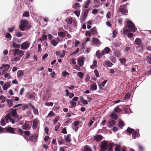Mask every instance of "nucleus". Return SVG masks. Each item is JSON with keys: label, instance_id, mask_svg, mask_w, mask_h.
Segmentation results:
<instances>
[{"label": "nucleus", "instance_id": "obj_23", "mask_svg": "<svg viewBox=\"0 0 151 151\" xmlns=\"http://www.w3.org/2000/svg\"><path fill=\"white\" fill-rule=\"evenodd\" d=\"M107 82L106 80H104L103 82L101 84H100L99 83H98V85L99 87V88L100 89H102V88L105 85L106 83Z\"/></svg>", "mask_w": 151, "mask_h": 151}, {"label": "nucleus", "instance_id": "obj_7", "mask_svg": "<svg viewBox=\"0 0 151 151\" xmlns=\"http://www.w3.org/2000/svg\"><path fill=\"white\" fill-rule=\"evenodd\" d=\"M119 12H122L124 14H127V11L126 7L124 5L121 6L119 7Z\"/></svg>", "mask_w": 151, "mask_h": 151}, {"label": "nucleus", "instance_id": "obj_8", "mask_svg": "<svg viewBox=\"0 0 151 151\" xmlns=\"http://www.w3.org/2000/svg\"><path fill=\"white\" fill-rule=\"evenodd\" d=\"M0 69H3L4 73L7 72L9 69V65L7 64H3L0 67Z\"/></svg>", "mask_w": 151, "mask_h": 151}, {"label": "nucleus", "instance_id": "obj_48", "mask_svg": "<svg viewBox=\"0 0 151 151\" xmlns=\"http://www.w3.org/2000/svg\"><path fill=\"white\" fill-rule=\"evenodd\" d=\"M127 132L131 134L132 133L134 130L129 127H128L127 129Z\"/></svg>", "mask_w": 151, "mask_h": 151}, {"label": "nucleus", "instance_id": "obj_64", "mask_svg": "<svg viewBox=\"0 0 151 151\" xmlns=\"http://www.w3.org/2000/svg\"><path fill=\"white\" fill-rule=\"evenodd\" d=\"M23 15L24 17H28L29 16V14L28 12H25L23 13Z\"/></svg>", "mask_w": 151, "mask_h": 151}, {"label": "nucleus", "instance_id": "obj_4", "mask_svg": "<svg viewBox=\"0 0 151 151\" xmlns=\"http://www.w3.org/2000/svg\"><path fill=\"white\" fill-rule=\"evenodd\" d=\"M4 118L7 123L11 122L12 124H14L17 122L13 118H12L11 115L8 113L6 115Z\"/></svg>", "mask_w": 151, "mask_h": 151}, {"label": "nucleus", "instance_id": "obj_57", "mask_svg": "<svg viewBox=\"0 0 151 151\" xmlns=\"http://www.w3.org/2000/svg\"><path fill=\"white\" fill-rule=\"evenodd\" d=\"M120 147L119 145H116L114 149L115 151H120Z\"/></svg>", "mask_w": 151, "mask_h": 151}, {"label": "nucleus", "instance_id": "obj_44", "mask_svg": "<svg viewBox=\"0 0 151 151\" xmlns=\"http://www.w3.org/2000/svg\"><path fill=\"white\" fill-rule=\"evenodd\" d=\"M81 102L84 104H88V101L86 100H84L82 97L81 98Z\"/></svg>", "mask_w": 151, "mask_h": 151}, {"label": "nucleus", "instance_id": "obj_12", "mask_svg": "<svg viewBox=\"0 0 151 151\" xmlns=\"http://www.w3.org/2000/svg\"><path fill=\"white\" fill-rule=\"evenodd\" d=\"M111 51V49L108 47H106L102 50L101 52V55H104L106 54H108Z\"/></svg>", "mask_w": 151, "mask_h": 151}, {"label": "nucleus", "instance_id": "obj_13", "mask_svg": "<svg viewBox=\"0 0 151 151\" xmlns=\"http://www.w3.org/2000/svg\"><path fill=\"white\" fill-rule=\"evenodd\" d=\"M91 0H87L84 2V4L83 5V10H84L85 9H87L88 7L90 4L91 3Z\"/></svg>", "mask_w": 151, "mask_h": 151}, {"label": "nucleus", "instance_id": "obj_60", "mask_svg": "<svg viewBox=\"0 0 151 151\" xmlns=\"http://www.w3.org/2000/svg\"><path fill=\"white\" fill-rule=\"evenodd\" d=\"M74 13L78 17L80 15V12L79 11H76L74 12Z\"/></svg>", "mask_w": 151, "mask_h": 151}, {"label": "nucleus", "instance_id": "obj_61", "mask_svg": "<svg viewBox=\"0 0 151 151\" xmlns=\"http://www.w3.org/2000/svg\"><path fill=\"white\" fill-rule=\"evenodd\" d=\"M59 119V118L57 116L53 120V123L54 124H55L57 122Z\"/></svg>", "mask_w": 151, "mask_h": 151}, {"label": "nucleus", "instance_id": "obj_36", "mask_svg": "<svg viewBox=\"0 0 151 151\" xmlns=\"http://www.w3.org/2000/svg\"><path fill=\"white\" fill-rule=\"evenodd\" d=\"M73 6L74 8H75L76 9H78V8L80 7H81V6L79 3H76L74 4L73 5Z\"/></svg>", "mask_w": 151, "mask_h": 151}, {"label": "nucleus", "instance_id": "obj_59", "mask_svg": "<svg viewBox=\"0 0 151 151\" xmlns=\"http://www.w3.org/2000/svg\"><path fill=\"white\" fill-rule=\"evenodd\" d=\"M53 103L52 102H47L45 103V105L48 106H52L53 105Z\"/></svg>", "mask_w": 151, "mask_h": 151}, {"label": "nucleus", "instance_id": "obj_54", "mask_svg": "<svg viewBox=\"0 0 151 151\" xmlns=\"http://www.w3.org/2000/svg\"><path fill=\"white\" fill-rule=\"evenodd\" d=\"M94 73L97 77H99V74L98 71L97 70H94Z\"/></svg>", "mask_w": 151, "mask_h": 151}, {"label": "nucleus", "instance_id": "obj_24", "mask_svg": "<svg viewBox=\"0 0 151 151\" xmlns=\"http://www.w3.org/2000/svg\"><path fill=\"white\" fill-rule=\"evenodd\" d=\"M6 102L8 104V106L9 107H11L13 105V102L14 100L12 99H7L6 100Z\"/></svg>", "mask_w": 151, "mask_h": 151}, {"label": "nucleus", "instance_id": "obj_62", "mask_svg": "<svg viewBox=\"0 0 151 151\" xmlns=\"http://www.w3.org/2000/svg\"><path fill=\"white\" fill-rule=\"evenodd\" d=\"M146 60L150 64H151V58L150 56L147 57Z\"/></svg>", "mask_w": 151, "mask_h": 151}, {"label": "nucleus", "instance_id": "obj_43", "mask_svg": "<svg viewBox=\"0 0 151 151\" xmlns=\"http://www.w3.org/2000/svg\"><path fill=\"white\" fill-rule=\"evenodd\" d=\"M77 76L79 78H83L84 73L81 72H79L77 73Z\"/></svg>", "mask_w": 151, "mask_h": 151}, {"label": "nucleus", "instance_id": "obj_1", "mask_svg": "<svg viewBox=\"0 0 151 151\" xmlns=\"http://www.w3.org/2000/svg\"><path fill=\"white\" fill-rule=\"evenodd\" d=\"M13 52V53L14 58L11 59L13 61H17L19 60L21 57L24 54V51L17 49L10 50L9 52Z\"/></svg>", "mask_w": 151, "mask_h": 151}, {"label": "nucleus", "instance_id": "obj_45", "mask_svg": "<svg viewBox=\"0 0 151 151\" xmlns=\"http://www.w3.org/2000/svg\"><path fill=\"white\" fill-rule=\"evenodd\" d=\"M12 46L14 48H19L20 45L16 44L15 42H13L12 43Z\"/></svg>", "mask_w": 151, "mask_h": 151}, {"label": "nucleus", "instance_id": "obj_53", "mask_svg": "<svg viewBox=\"0 0 151 151\" xmlns=\"http://www.w3.org/2000/svg\"><path fill=\"white\" fill-rule=\"evenodd\" d=\"M69 75V73L66 71H63L62 73V75L64 77H65L66 76H68Z\"/></svg>", "mask_w": 151, "mask_h": 151}, {"label": "nucleus", "instance_id": "obj_40", "mask_svg": "<svg viewBox=\"0 0 151 151\" xmlns=\"http://www.w3.org/2000/svg\"><path fill=\"white\" fill-rule=\"evenodd\" d=\"M94 4L95 5L94 6L96 8L99 7L100 6L102 5L101 4H100V2L99 1H98L96 3H95Z\"/></svg>", "mask_w": 151, "mask_h": 151}, {"label": "nucleus", "instance_id": "obj_17", "mask_svg": "<svg viewBox=\"0 0 151 151\" xmlns=\"http://www.w3.org/2000/svg\"><path fill=\"white\" fill-rule=\"evenodd\" d=\"M63 52L62 54H61V53L57 51L56 52V55L57 56H59L60 58L63 57L65 55L66 52L64 50H63Z\"/></svg>", "mask_w": 151, "mask_h": 151}, {"label": "nucleus", "instance_id": "obj_50", "mask_svg": "<svg viewBox=\"0 0 151 151\" xmlns=\"http://www.w3.org/2000/svg\"><path fill=\"white\" fill-rule=\"evenodd\" d=\"M114 55L117 57H119L120 56V52L118 51L115 52H114Z\"/></svg>", "mask_w": 151, "mask_h": 151}, {"label": "nucleus", "instance_id": "obj_31", "mask_svg": "<svg viewBox=\"0 0 151 151\" xmlns=\"http://www.w3.org/2000/svg\"><path fill=\"white\" fill-rule=\"evenodd\" d=\"M83 149L84 151H91V147L87 145L84 147Z\"/></svg>", "mask_w": 151, "mask_h": 151}, {"label": "nucleus", "instance_id": "obj_19", "mask_svg": "<svg viewBox=\"0 0 151 151\" xmlns=\"http://www.w3.org/2000/svg\"><path fill=\"white\" fill-rule=\"evenodd\" d=\"M5 129L9 133L12 134L14 133V129L11 127H6Z\"/></svg>", "mask_w": 151, "mask_h": 151}, {"label": "nucleus", "instance_id": "obj_37", "mask_svg": "<svg viewBox=\"0 0 151 151\" xmlns=\"http://www.w3.org/2000/svg\"><path fill=\"white\" fill-rule=\"evenodd\" d=\"M58 35L60 37H64L65 36L66 34L65 32H58Z\"/></svg>", "mask_w": 151, "mask_h": 151}, {"label": "nucleus", "instance_id": "obj_39", "mask_svg": "<svg viewBox=\"0 0 151 151\" xmlns=\"http://www.w3.org/2000/svg\"><path fill=\"white\" fill-rule=\"evenodd\" d=\"M70 102L71 105V106H70V108H73L74 106H76V102L72 100L70 101Z\"/></svg>", "mask_w": 151, "mask_h": 151}, {"label": "nucleus", "instance_id": "obj_47", "mask_svg": "<svg viewBox=\"0 0 151 151\" xmlns=\"http://www.w3.org/2000/svg\"><path fill=\"white\" fill-rule=\"evenodd\" d=\"M119 60L121 63L124 64H125L126 62V60L125 58H120L119 59Z\"/></svg>", "mask_w": 151, "mask_h": 151}, {"label": "nucleus", "instance_id": "obj_28", "mask_svg": "<svg viewBox=\"0 0 151 151\" xmlns=\"http://www.w3.org/2000/svg\"><path fill=\"white\" fill-rule=\"evenodd\" d=\"M110 116L111 118L114 119H117L118 118V116L114 112L110 114Z\"/></svg>", "mask_w": 151, "mask_h": 151}, {"label": "nucleus", "instance_id": "obj_51", "mask_svg": "<svg viewBox=\"0 0 151 151\" xmlns=\"http://www.w3.org/2000/svg\"><path fill=\"white\" fill-rule=\"evenodd\" d=\"M114 111H115L117 112H120L122 111V110L119 108L118 106L116 107L114 109Z\"/></svg>", "mask_w": 151, "mask_h": 151}, {"label": "nucleus", "instance_id": "obj_14", "mask_svg": "<svg viewBox=\"0 0 151 151\" xmlns=\"http://www.w3.org/2000/svg\"><path fill=\"white\" fill-rule=\"evenodd\" d=\"M103 138V137L100 134L96 135L94 137V139L96 141H100Z\"/></svg>", "mask_w": 151, "mask_h": 151}, {"label": "nucleus", "instance_id": "obj_32", "mask_svg": "<svg viewBox=\"0 0 151 151\" xmlns=\"http://www.w3.org/2000/svg\"><path fill=\"white\" fill-rule=\"evenodd\" d=\"M141 40L138 38H137L135 40V43L137 45H140L141 44Z\"/></svg>", "mask_w": 151, "mask_h": 151}, {"label": "nucleus", "instance_id": "obj_10", "mask_svg": "<svg viewBox=\"0 0 151 151\" xmlns=\"http://www.w3.org/2000/svg\"><path fill=\"white\" fill-rule=\"evenodd\" d=\"M30 44L27 42H25L22 44L21 46V49L23 50H26L29 47Z\"/></svg>", "mask_w": 151, "mask_h": 151}, {"label": "nucleus", "instance_id": "obj_30", "mask_svg": "<svg viewBox=\"0 0 151 151\" xmlns=\"http://www.w3.org/2000/svg\"><path fill=\"white\" fill-rule=\"evenodd\" d=\"M91 31L92 35H96L98 34L96 29L95 27H94L92 28L91 30Z\"/></svg>", "mask_w": 151, "mask_h": 151}, {"label": "nucleus", "instance_id": "obj_18", "mask_svg": "<svg viewBox=\"0 0 151 151\" xmlns=\"http://www.w3.org/2000/svg\"><path fill=\"white\" fill-rule=\"evenodd\" d=\"M92 42L94 44L96 45L99 44L100 43L99 40L95 37H93L92 38Z\"/></svg>", "mask_w": 151, "mask_h": 151}, {"label": "nucleus", "instance_id": "obj_35", "mask_svg": "<svg viewBox=\"0 0 151 151\" xmlns=\"http://www.w3.org/2000/svg\"><path fill=\"white\" fill-rule=\"evenodd\" d=\"M138 136V133L137 132L135 131H133L132 133V136L134 139H135Z\"/></svg>", "mask_w": 151, "mask_h": 151}, {"label": "nucleus", "instance_id": "obj_56", "mask_svg": "<svg viewBox=\"0 0 151 151\" xmlns=\"http://www.w3.org/2000/svg\"><path fill=\"white\" fill-rule=\"evenodd\" d=\"M85 35L86 36H88L90 37L91 36V33L89 31H86L85 33Z\"/></svg>", "mask_w": 151, "mask_h": 151}, {"label": "nucleus", "instance_id": "obj_42", "mask_svg": "<svg viewBox=\"0 0 151 151\" xmlns=\"http://www.w3.org/2000/svg\"><path fill=\"white\" fill-rule=\"evenodd\" d=\"M6 97L4 96L1 95L0 96V100L1 101V102L3 103L5 102Z\"/></svg>", "mask_w": 151, "mask_h": 151}, {"label": "nucleus", "instance_id": "obj_52", "mask_svg": "<svg viewBox=\"0 0 151 151\" xmlns=\"http://www.w3.org/2000/svg\"><path fill=\"white\" fill-rule=\"evenodd\" d=\"M25 89L24 88H22L20 90L19 94L20 95H22L23 94V93Z\"/></svg>", "mask_w": 151, "mask_h": 151}, {"label": "nucleus", "instance_id": "obj_38", "mask_svg": "<svg viewBox=\"0 0 151 151\" xmlns=\"http://www.w3.org/2000/svg\"><path fill=\"white\" fill-rule=\"evenodd\" d=\"M5 120L4 117H3L1 119L0 123L1 126H5Z\"/></svg>", "mask_w": 151, "mask_h": 151}, {"label": "nucleus", "instance_id": "obj_9", "mask_svg": "<svg viewBox=\"0 0 151 151\" xmlns=\"http://www.w3.org/2000/svg\"><path fill=\"white\" fill-rule=\"evenodd\" d=\"M85 60V58L82 56L79 58L78 60V64L81 66H82L84 64V62Z\"/></svg>", "mask_w": 151, "mask_h": 151}, {"label": "nucleus", "instance_id": "obj_11", "mask_svg": "<svg viewBox=\"0 0 151 151\" xmlns=\"http://www.w3.org/2000/svg\"><path fill=\"white\" fill-rule=\"evenodd\" d=\"M107 147V142L106 141H104L101 145V151H105Z\"/></svg>", "mask_w": 151, "mask_h": 151}, {"label": "nucleus", "instance_id": "obj_16", "mask_svg": "<svg viewBox=\"0 0 151 151\" xmlns=\"http://www.w3.org/2000/svg\"><path fill=\"white\" fill-rule=\"evenodd\" d=\"M39 123V121L37 119L34 120L33 123V128L34 129H35L36 128Z\"/></svg>", "mask_w": 151, "mask_h": 151}, {"label": "nucleus", "instance_id": "obj_22", "mask_svg": "<svg viewBox=\"0 0 151 151\" xmlns=\"http://www.w3.org/2000/svg\"><path fill=\"white\" fill-rule=\"evenodd\" d=\"M97 88V86L95 83L91 85L90 86V90L95 91Z\"/></svg>", "mask_w": 151, "mask_h": 151}, {"label": "nucleus", "instance_id": "obj_15", "mask_svg": "<svg viewBox=\"0 0 151 151\" xmlns=\"http://www.w3.org/2000/svg\"><path fill=\"white\" fill-rule=\"evenodd\" d=\"M113 65V64L109 61H105L103 64L104 66L108 67H111Z\"/></svg>", "mask_w": 151, "mask_h": 151}, {"label": "nucleus", "instance_id": "obj_33", "mask_svg": "<svg viewBox=\"0 0 151 151\" xmlns=\"http://www.w3.org/2000/svg\"><path fill=\"white\" fill-rule=\"evenodd\" d=\"M29 141L34 142L36 140V137L34 136H32L30 137L28 140Z\"/></svg>", "mask_w": 151, "mask_h": 151}, {"label": "nucleus", "instance_id": "obj_25", "mask_svg": "<svg viewBox=\"0 0 151 151\" xmlns=\"http://www.w3.org/2000/svg\"><path fill=\"white\" fill-rule=\"evenodd\" d=\"M10 83L9 82L5 83L3 86V89L5 90H6L10 87Z\"/></svg>", "mask_w": 151, "mask_h": 151}, {"label": "nucleus", "instance_id": "obj_21", "mask_svg": "<svg viewBox=\"0 0 151 151\" xmlns=\"http://www.w3.org/2000/svg\"><path fill=\"white\" fill-rule=\"evenodd\" d=\"M17 76L19 78H22L24 76L23 72L22 70H18L17 71Z\"/></svg>", "mask_w": 151, "mask_h": 151}, {"label": "nucleus", "instance_id": "obj_41", "mask_svg": "<svg viewBox=\"0 0 151 151\" xmlns=\"http://www.w3.org/2000/svg\"><path fill=\"white\" fill-rule=\"evenodd\" d=\"M51 43L54 46H55L58 44L57 42L54 40H52L51 41Z\"/></svg>", "mask_w": 151, "mask_h": 151}, {"label": "nucleus", "instance_id": "obj_63", "mask_svg": "<svg viewBox=\"0 0 151 151\" xmlns=\"http://www.w3.org/2000/svg\"><path fill=\"white\" fill-rule=\"evenodd\" d=\"M83 10L84 11L83 15L87 16L88 13V9H87L84 10H84Z\"/></svg>", "mask_w": 151, "mask_h": 151}, {"label": "nucleus", "instance_id": "obj_3", "mask_svg": "<svg viewBox=\"0 0 151 151\" xmlns=\"http://www.w3.org/2000/svg\"><path fill=\"white\" fill-rule=\"evenodd\" d=\"M8 114L14 117L15 119H17V121L22 119V117L18 115L17 113L16 110L15 109H10L8 111Z\"/></svg>", "mask_w": 151, "mask_h": 151}, {"label": "nucleus", "instance_id": "obj_27", "mask_svg": "<svg viewBox=\"0 0 151 151\" xmlns=\"http://www.w3.org/2000/svg\"><path fill=\"white\" fill-rule=\"evenodd\" d=\"M73 19L70 17H69L66 19L65 21L68 24H71L72 22Z\"/></svg>", "mask_w": 151, "mask_h": 151}, {"label": "nucleus", "instance_id": "obj_49", "mask_svg": "<svg viewBox=\"0 0 151 151\" xmlns=\"http://www.w3.org/2000/svg\"><path fill=\"white\" fill-rule=\"evenodd\" d=\"M79 51V49L77 48L76 50H75V51H74L73 52H72V53H71L70 54V55H71V56L75 54H77V53H78V52Z\"/></svg>", "mask_w": 151, "mask_h": 151}, {"label": "nucleus", "instance_id": "obj_26", "mask_svg": "<svg viewBox=\"0 0 151 151\" xmlns=\"http://www.w3.org/2000/svg\"><path fill=\"white\" fill-rule=\"evenodd\" d=\"M116 122L114 120H111L109 122L108 124V126L109 128L112 127L115 124Z\"/></svg>", "mask_w": 151, "mask_h": 151}, {"label": "nucleus", "instance_id": "obj_46", "mask_svg": "<svg viewBox=\"0 0 151 151\" xmlns=\"http://www.w3.org/2000/svg\"><path fill=\"white\" fill-rule=\"evenodd\" d=\"M119 126L121 128L124 125V123L121 121H119L118 123Z\"/></svg>", "mask_w": 151, "mask_h": 151}, {"label": "nucleus", "instance_id": "obj_34", "mask_svg": "<svg viewBox=\"0 0 151 151\" xmlns=\"http://www.w3.org/2000/svg\"><path fill=\"white\" fill-rule=\"evenodd\" d=\"M96 54L98 59H100L101 57L103 55H101V53H100V51L99 50H98L96 52Z\"/></svg>", "mask_w": 151, "mask_h": 151}, {"label": "nucleus", "instance_id": "obj_6", "mask_svg": "<svg viewBox=\"0 0 151 151\" xmlns=\"http://www.w3.org/2000/svg\"><path fill=\"white\" fill-rule=\"evenodd\" d=\"M51 96V93L49 90L45 91L43 96V99L44 101L47 100Z\"/></svg>", "mask_w": 151, "mask_h": 151}, {"label": "nucleus", "instance_id": "obj_20", "mask_svg": "<svg viewBox=\"0 0 151 151\" xmlns=\"http://www.w3.org/2000/svg\"><path fill=\"white\" fill-rule=\"evenodd\" d=\"M70 134H68L67 135L65 136V140L66 142H70L71 141V138L70 137Z\"/></svg>", "mask_w": 151, "mask_h": 151}, {"label": "nucleus", "instance_id": "obj_29", "mask_svg": "<svg viewBox=\"0 0 151 151\" xmlns=\"http://www.w3.org/2000/svg\"><path fill=\"white\" fill-rule=\"evenodd\" d=\"M22 127L24 129L26 130L29 129L30 128L29 125L26 123H24L22 126Z\"/></svg>", "mask_w": 151, "mask_h": 151}, {"label": "nucleus", "instance_id": "obj_58", "mask_svg": "<svg viewBox=\"0 0 151 151\" xmlns=\"http://www.w3.org/2000/svg\"><path fill=\"white\" fill-rule=\"evenodd\" d=\"M6 37L7 38L9 39V40H10L11 38V34L9 33H7L6 34Z\"/></svg>", "mask_w": 151, "mask_h": 151}, {"label": "nucleus", "instance_id": "obj_5", "mask_svg": "<svg viewBox=\"0 0 151 151\" xmlns=\"http://www.w3.org/2000/svg\"><path fill=\"white\" fill-rule=\"evenodd\" d=\"M128 29L131 32H134L137 30V29L134 27V24L131 21H129L127 25Z\"/></svg>", "mask_w": 151, "mask_h": 151}, {"label": "nucleus", "instance_id": "obj_2", "mask_svg": "<svg viewBox=\"0 0 151 151\" xmlns=\"http://www.w3.org/2000/svg\"><path fill=\"white\" fill-rule=\"evenodd\" d=\"M29 24V22L27 20L22 19L20 21L19 28L21 30L24 31L27 29Z\"/></svg>", "mask_w": 151, "mask_h": 151}, {"label": "nucleus", "instance_id": "obj_55", "mask_svg": "<svg viewBox=\"0 0 151 151\" xmlns=\"http://www.w3.org/2000/svg\"><path fill=\"white\" fill-rule=\"evenodd\" d=\"M33 109V112L35 114H38V110L37 108L34 107V109Z\"/></svg>", "mask_w": 151, "mask_h": 151}]
</instances>
